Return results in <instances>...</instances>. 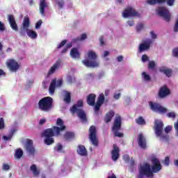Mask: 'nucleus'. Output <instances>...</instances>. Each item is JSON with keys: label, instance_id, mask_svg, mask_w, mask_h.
<instances>
[{"label": "nucleus", "instance_id": "obj_49", "mask_svg": "<svg viewBox=\"0 0 178 178\" xmlns=\"http://www.w3.org/2000/svg\"><path fill=\"white\" fill-rule=\"evenodd\" d=\"M164 131H165V133H166V134H168V133H170V131H172V126H170V125L167 126L164 129Z\"/></svg>", "mask_w": 178, "mask_h": 178}, {"label": "nucleus", "instance_id": "obj_5", "mask_svg": "<svg viewBox=\"0 0 178 178\" xmlns=\"http://www.w3.org/2000/svg\"><path fill=\"white\" fill-rule=\"evenodd\" d=\"M111 130L115 137L122 138L124 136L123 133L119 132L122 130V118L120 116L116 117L114 120Z\"/></svg>", "mask_w": 178, "mask_h": 178}, {"label": "nucleus", "instance_id": "obj_9", "mask_svg": "<svg viewBox=\"0 0 178 178\" xmlns=\"http://www.w3.org/2000/svg\"><path fill=\"white\" fill-rule=\"evenodd\" d=\"M56 126H54L53 129L56 133V136L58 137L60 136V133H62V131H65V130H66V126H65L63 120L60 118L57 119Z\"/></svg>", "mask_w": 178, "mask_h": 178}, {"label": "nucleus", "instance_id": "obj_59", "mask_svg": "<svg viewBox=\"0 0 178 178\" xmlns=\"http://www.w3.org/2000/svg\"><path fill=\"white\" fill-rule=\"evenodd\" d=\"M127 23L128 26H129L130 27H133V26H134V20L127 21Z\"/></svg>", "mask_w": 178, "mask_h": 178}, {"label": "nucleus", "instance_id": "obj_55", "mask_svg": "<svg viewBox=\"0 0 178 178\" xmlns=\"http://www.w3.org/2000/svg\"><path fill=\"white\" fill-rule=\"evenodd\" d=\"M123 159H124V161H125V162H130V156H129V155H127V154H124V156H123Z\"/></svg>", "mask_w": 178, "mask_h": 178}, {"label": "nucleus", "instance_id": "obj_28", "mask_svg": "<svg viewBox=\"0 0 178 178\" xmlns=\"http://www.w3.org/2000/svg\"><path fill=\"white\" fill-rule=\"evenodd\" d=\"M150 43L149 42H145L142 43L139 46V52L141 54V52H143V51H145V49H149Z\"/></svg>", "mask_w": 178, "mask_h": 178}, {"label": "nucleus", "instance_id": "obj_48", "mask_svg": "<svg viewBox=\"0 0 178 178\" xmlns=\"http://www.w3.org/2000/svg\"><path fill=\"white\" fill-rule=\"evenodd\" d=\"M168 118H170L172 119H175L176 118V113L175 112H170L167 113Z\"/></svg>", "mask_w": 178, "mask_h": 178}, {"label": "nucleus", "instance_id": "obj_56", "mask_svg": "<svg viewBox=\"0 0 178 178\" xmlns=\"http://www.w3.org/2000/svg\"><path fill=\"white\" fill-rule=\"evenodd\" d=\"M41 24H42V20L40 19L35 24V29H40V27H41Z\"/></svg>", "mask_w": 178, "mask_h": 178}, {"label": "nucleus", "instance_id": "obj_29", "mask_svg": "<svg viewBox=\"0 0 178 178\" xmlns=\"http://www.w3.org/2000/svg\"><path fill=\"white\" fill-rule=\"evenodd\" d=\"M56 88V79H53L49 88V94H54V92H55Z\"/></svg>", "mask_w": 178, "mask_h": 178}, {"label": "nucleus", "instance_id": "obj_33", "mask_svg": "<svg viewBox=\"0 0 178 178\" xmlns=\"http://www.w3.org/2000/svg\"><path fill=\"white\" fill-rule=\"evenodd\" d=\"M22 27L26 29V30H27V29H29V27H30V18H29V17H24L23 23H22Z\"/></svg>", "mask_w": 178, "mask_h": 178}, {"label": "nucleus", "instance_id": "obj_54", "mask_svg": "<svg viewBox=\"0 0 178 178\" xmlns=\"http://www.w3.org/2000/svg\"><path fill=\"white\" fill-rule=\"evenodd\" d=\"M9 169H10V166L8 164H3V170H9Z\"/></svg>", "mask_w": 178, "mask_h": 178}, {"label": "nucleus", "instance_id": "obj_8", "mask_svg": "<svg viewBox=\"0 0 178 178\" xmlns=\"http://www.w3.org/2000/svg\"><path fill=\"white\" fill-rule=\"evenodd\" d=\"M6 65L10 72L13 73H16V72L20 69V64L13 58L7 60Z\"/></svg>", "mask_w": 178, "mask_h": 178}, {"label": "nucleus", "instance_id": "obj_18", "mask_svg": "<svg viewBox=\"0 0 178 178\" xmlns=\"http://www.w3.org/2000/svg\"><path fill=\"white\" fill-rule=\"evenodd\" d=\"M168 95H170V90L166 86L161 87L159 91V98H165Z\"/></svg>", "mask_w": 178, "mask_h": 178}, {"label": "nucleus", "instance_id": "obj_25", "mask_svg": "<svg viewBox=\"0 0 178 178\" xmlns=\"http://www.w3.org/2000/svg\"><path fill=\"white\" fill-rule=\"evenodd\" d=\"M59 66H60V61L58 60L53 65V66L50 68V70L48 72V75L51 76V74H54L55 73V71L56 69L59 68Z\"/></svg>", "mask_w": 178, "mask_h": 178}, {"label": "nucleus", "instance_id": "obj_44", "mask_svg": "<svg viewBox=\"0 0 178 178\" xmlns=\"http://www.w3.org/2000/svg\"><path fill=\"white\" fill-rule=\"evenodd\" d=\"M142 74L143 76L144 80H145L146 81H149V80H151V76H149V75L147 74L146 72H143Z\"/></svg>", "mask_w": 178, "mask_h": 178}, {"label": "nucleus", "instance_id": "obj_42", "mask_svg": "<svg viewBox=\"0 0 178 178\" xmlns=\"http://www.w3.org/2000/svg\"><path fill=\"white\" fill-rule=\"evenodd\" d=\"M102 104L101 103H98V102H96L94 108L95 112H99V109H101V106Z\"/></svg>", "mask_w": 178, "mask_h": 178}, {"label": "nucleus", "instance_id": "obj_30", "mask_svg": "<svg viewBox=\"0 0 178 178\" xmlns=\"http://www.w3.org/2000/svg\"><path fill=\"white\" fill-rule=\"evenodd\" d=\"M64 138L67 141H70V140H73L74 138V133L70 132V131H67L64 134Z\"/></svg>", "mask_w": 178, "mask_h": 178}, {"label": "nucleus", "instance_id": "obj_34", "mask_svg": "<svg viewBox=\"0 0 178 178\" xmlns=\"http://www.w3.org/2000/svg\"><path fill=\"white\" fill-rule=\"evenodd\" d=\"M64 102L65 104H70V102H72V96L70 92H67L65 93V95L64 97Z\"/></svg>", "mask_w": 178, "mask_h": 178}, {"label": "nucleus", "instance_id": "obj_13", "mask_svg": "<svg viewBox=\"0 0 178 178\" xmlns=\"http://www.w3.org/2000/svg\"><path fill=\"white\" fill-rule=\"evenodd\" d=\"M70 111L72 114L77 113V116L81 119V120H83V122H87V116L86 115V112L83 109L78 108L76 106H72Z\"/></svg>", "mask_w": 178, "mask_h": 178}, {"label": "nucleus", "instance_id": "obj_1", "mask_svg": "<svg viewBox=\"0 0 178 178\" xmlns=\"http://www.w3.org/2000/svg\"><path fill=\"white\" fill-rule=\"evenodd\" d=\"M38 105L42 112H51L54 108V99L51 97H43L38 102Z\"/></svg>", "mask_w": 178, "mask_h": 178}, {"label": "nucleus", "instance_id": "obj_15", "mask_svg": "<svg viewBox=\"0 0 178 178\" xmlns=\"http://www.w3.org/2000/svg\"><path fill=\"white\" fill-rule=\"evenodd\" d=\"M120 149H119V147H118V145L114 144L113 145V150L111 151V159L114 161V162H116L118 159H119L120 156Z\"/></svg>", "mask_w": 178, "mask_h": 178}, {"label": "nucleus", "instance_id": "obj_32", "mask_svg": "<svg viewBox=\"0 0 178 178\" xmlns=\"http://www.w3.org/2000/svg\"><path fill=\"white\" fill-rule=\"evenodd\" d=\"M166 0H148L147 3L149 5H156V3H159V5H161L162 3H165Z\"/></svg>", "mask_w": 178, "mask_h": 178}, {"label": "nucleus", "instance_id": "obj_57", "mask_svg": "<svg viewBox=\"0 0 178 178\" xmlns=\"http://www.w3.org/2000/svg\"><path fill=\"white\" fill-rule=\"evenodd\" d=\"M142 60H143V62H147V60H149V58H148L146 54H143V55L142 56Z\"/></svg>", "mask_w": 178, "mask_h": 178}, {"label": "nucleus", "instance_id": "obj_24", "mask_svg": "<svg viewBox=\"0 0 178 178\" xmlns=\"http://www.w3.org/2000/svg\"><path fill=\"white\" fill-rule=\"evenodd\" d=\"M159 72L163 73L167 77H171L173 71L171 69L166 68V67H161L159 68Z\"/></svg>", "mask_w": 178, "mask_h": 178}, {"label": "nucleus", "instance_id": "obj_26", "mask_svg": "<svg viewBox=\"0 0 178 178\" xmlns=\"http://www.w3.org/2000/svg\"><path fill=\"white\" fill-rule=\"evenodd\" d=\"M70 55L74 59H79L80 58V52H79L77 48H72L70 51Z\"/></svg>", "mask_w": 178, "mask_h": 178}, {"label": "nucleus", "instance_id": "obj_47", "mask_svg": "<svg viewBox=\"0 0 178 178\" xmlns=\"http://www.w3.org/2000/svg\"><path fill=\"white\" fill-rule=\"evenodd\" d=\"M176 0H166L165 2L168 6H173Z\"/></svg>", "mask_w": 178, "mask_h": 178}, {"label": "nucleus", "instance_id": "obj_40", "mask_svg": "<svg viewBox=\"0 0 178 178\" xmlns=\"http://www.w3.org/2000/svg\"><path fill=\"white\" fill-rule=\"evenodd\" d=\"M56 3L59 8V9L63 8V6H65V1L64 0H58L56 1Z\"/></svg>", "mask_w": 178, "mask_h": 178}, {"label": "nucleus", "instance_id": "obj_38", "mask_svg": "<svg viewBox=\"0 0 178 178\" xmlns=\"http://www.w3.org/2000/svg\"><path fill=\"white\" fill-rule=\"evenodd\" d=\"M97 102L102 104V105L104 104V102H105V95H104V93H101L99 95Z\"/></svg>", "mask_w": 178, "mask_h": 178}, {"label": "nucleus", "instance_id": "obj_45", "mask_svg": "<svg viewBox=\"0 0 178 178\" xmlns=\"http://www.w3.org/2000/svg\"><path fill=\"white\" fill-rule=\"evenodd\" d=\"M155 66H156L155 61H149V64H148L149 69H152V70L155 69Z\"/></svg>", "mask_w": 178, "mask_h": 178}, {"label": "nucleus", "instance_id": "obj_4", "mask_svg": "<svg viewBox=\"0 0 178 178\" xmlns=\"http://www.w3.org/2000/svg\"><path fill=\"white\" fill-rule=\"evenodd\" d=\"M88 58L89 60H84L82 61V63L86 66V67H98L99 64L97 62V54L93 51L90 50L88 52Z\"/></svg>", "mask_w": 178, "mask_h": 178}, {"label": "nucleus", "instance_id": "obj_14", "mask_svg": "<svg viewBox=\"0 0 178 178\" xmlns=\"http://www.w3.org/2000/svg\"><path fill=\"white\" fill-rule=\"evenodd\" d=\"M122 16L124 18L135 17H140V14H138L137 11L133 9L132 7H128L122 13Z\"/></svg>", "mask_w": 178, "mask_h": 178}, {"label": "nucleus", "instance_id": "obj_19", "mask_svg": "<svg viewBox=\"0 0 178 178\" xmlns=\"http://www.w3.org/2000/svg\"><path fill=\"white\" fill-rule=\"evenodd\" d=\"M138 143L140 148H147V140H145V137H144V135H143V134H140L138 135Z\"/></svg>", "mask_w": 178, "mask_h": 178}, {"label": "nucleus", "instance_id": "obj_21", "mask_svg": "<svg viewBox=\"0 0 178 178\" xmlns=\"http://www.w3.org/2000/svg\"><path fill=\"white\" fill-rule=\"evenodd\" d=\"M97 98V95L94 93H90L88 95L87 97V104H89L90 106H94L95 105V99Z\"/></svg>", "mask_w": 178, "mask_h": 178}, {"label": "nucleus", "instance_id": "obj_31", "mask_svg": "<svg viewBox=\"0 0 178 178\" xmlns=\"http://www.w3.org/2000/svg\"><path fill=\"white\" fill-rule=\"evenodd\" d=\"M84 40H87V34L83 33L81 37H77L72 39V42L76 43L79 42V41H84Z\"/></svg>", "mask_w": 178, "mask_h": 178}, {"label": "nucleus", "instance_id": "obj_7", "mask_svg": "<svg viewBox=\"0 0 178 178\" xmlns=\"http://www.w3.org/2000/svg\"><path fill=\"white\" fill-rule=\"evenodd\" d=\"M89 139L94 147H98V138L97 137V127L92 125L89 129Z\"/></svg>", "mask_w": 178, "mask_h": 178}, {"label": "nucleus", "instance_id": "obj_37", "mask_svg": "<svg viewBox=\"0 0 178 178\" xmlns=\"http://www.w3.org/2000/svg\"><path fill=\"white\" fill-rule=\"evenodd\" d=\"M22 156H23V150L22 149H17L15 151V158H16V159H20Z\"/></svg>", "mask_w": 178, "mask_h": 178}, {"label": "nucleus", "instance_id": "obj_39", "mask_svg": "<svg viewBox=\"0 0 178 178\" xmlns=\"http://www.w3.org/2000/svg\"><path fill=\"white\" fill-rule=\"evenodd\" d=\"M73 106H76L78 109L79 108H83V106H84L83 99L78 100L77 103L76 104H74Z\"/></svg>", "mask_w": 178, "mask_h": 178}, {"label": "nucleus", "instance_id": "obj_6", "mask_svg": "<svg viewBox=\"0 0 178 178\" xmlns=\"http://www.w3.org/2000/svg\"><path fill=\"white\" fill-rule=\"evenodd\" d=\"M42 137H44V144L47 145H51L55 143V140H54V137L56 136V133H55V130L54 128H49L43 131L42 134Z\"/></svg>", "mask_w": 178, "mask_h": 178}, {"label": "nucleus", "instance_id": "obj_35", "mask_svg": "<svg viewBox=\"0 0 178 178\" xmlns=\"http://www.w3.org/2000/svg\"><path fill=\"white\" fill-rule=\"evenodd\" d=\"M136 123H137V124H139L140 126H144L146 124L147 122H145V120H144V118L140 116L136 120Z\"/></svg>", "mask_w": 178, "mask_h": 178}, {"label": "nucleus", "instance_id": "obj_12", "mask_svg": "<svg viewBox=\"0 0 178 178\" xmlns=\"http://www.w3.org/2000/svg\"><path fill=\"white\" fill-rule=\"evenodd\" d=\"M151 111L153 112H158L159 113H166L168 109L163 106H161L159 103H154L152 102H149Z\"/></svg>", "mask_w": 178, "mask_h": 178}, {"label": "nucleus", "instance_id": "obj_20", "mask_svg": "<svg viewBox=\"0 0 178 178\" xmlns=\"http://www.w3.org/2000/svg\"><path fill=\"white\" fill-rule=\"evenodd\" d=\"M48 8V3L45 0H40L39 4L40 13L42 16H45V8Z\"/></svg>", "mask_w": 178, "mask_h": 178}, {"label": "nucleus", "instance_id": "obj_10", "mask_svg": "<svg viewBox=\"0 0 178 178\" xmlns=\"http://www.w3.org/2000/svg\"><path fill=\"white\" fill-rule=\"evenodd\" d=\"M156 12L159 16L163 17L165 22H170V13L166 7H159Z\"/></svg>", "mask_w": 178, "mask_h": 178}, {"label": "nucleus", "instance_id": "obj_61", "mask_svg": "<svg viewBox=\"0 0 178 178\" xmlns=\"http://www.w3.org/2000/svg\"><path fill=\"white\" fill-rule=\"evenodd\" d=\"M131 166H134L136 161L131 158L129 161Z\"/></svg>", "mask_w": 178, "mask_h": 178}, {"label": "nucleus", "instance_id": "obj_58", "mask_svg": "<svg viewBox=\"0 0 178 178\" xmlns=\"http://www.w3.org/2000/svg\"><path fill=\"white\" fill-rule=\"evenodd\" d=\"M150 35L152 38H153V40H155L157 38V35L155 34V32H154V31H152L150 32Z\"/></svg>", "mask_w": 178, "mask_h": 178}, {"label": "nucleus", "instance_id": "obj_63", "mask_svg": "<svg viewBox=\"0 0 178 178\" xmlns=\"http://www.w3.org/2000/svg\"><path fill=\"white\" fill-rule=\"evenodd\" d=\"M113 98L114 99H119L120 98V93L114 95Z\"/></svg>", "mask_w": 178, "mask_h": 178}, {"label": "nucleus", "instance_id": "obj_64", "mask_svg": "<svg viewBox=\"0 0 178 178\" xmlns=\"http://www.w3.org/2000/svg\"><path fill=\"white\" fill-rule=\"evenodd\" d=\"M117 60L118 62H122V60H123V57L122 56H119L117 57Z\"/></svg>", "mask_w": 178, "mask_h": 178}, {"label": "nucleus", "instance_id": "obj_23", "mask_svg": "<svg viewBox=\"0 0 178 178\" xmlns=\"http://www.w3.org/2000/svg\"><path fill=\"white\" fill-rule=\"evenodd\" d=\"M30 170L32 172L33 177H38V176H40V173H41V171L40 169L37 168V165H35V164L31 165Z\"/></svg>", "mask_w": 178, "mask_h": 178}, {"label": "nucleus", "instance_id": "obj_11", "mask_svg": "<svg viewBox=\"0 0 178 178\" xmlns=\"http://www.w3.org/2000/svg\"><path fill=\"white\" fill-rule=\"evenodd\" d=\"M152 166L150 169H152V173H158L162 170V165L161 164V161L156 157H152L151 159Z\"/></svg>", "mask_w": 178, "mask_h": 178}, {"label": "nucleus", "instance_id": "obj_43", "mask_svg": "<svg viewBox=\"0 0 178 178\" xmlns=\"http://www.w3.org/2000/svg\"><path fill=\"white\" fill-rule=\"evenodd\" d=\"M67 42V40H63L57 47L58 49H60L63 47H65L66 45V43Z\"/></svg>", "mask_w": 178, "mask_h": 178}, {"label": "nucleus", "instance_id": "obj_22", "mask_svg": "<svg viewBox=\"0 0 178 178\" xmlns=\"http://www.w3.org/2000/svg\"><path fill=\"white\" fill-rule=\"evenodd\" d=\"M76 151L79 155H81V156H86L87 155V149H86V147L83 145H78V149Z\"/></svg>", "mask_w": 178, "mask_h": 178}, {"label": "nucleus", "instance_id": "obj_3", "mask_svg": "<svg viewBox=\"0 0 178 178\" xmlns=\"http://www.w3.org/2000/svg\"><path fill=\"white\" fill-rule=\"evenodd\" d=\"M154 133L156 137H160L161 140L169 141V135H163V122L156 120L154 122Z\"/></svg>", "mask_w": 178, "mask_h": 178}, {"label": "nucleus", "instance_id": "obj_36", "mask_svg": "<svg viewBox=\"0 0 178 178\" xmlns=\"http://www.w3.org/2000/svg\"><path fill=\"white\" fill-rule=\"evenodd\" d=\"M27 35L30 37V38H32L33 40L37 38V33L33 30L28 29V33Z\"/></svg>", "mask_w": 178, "mask_h": 178}, {"label": "nucleus", "instance_id": "obj_17", "mask_svg": "<svg viewBox=\"0 0 178 178\" xmlns=\"http://www.w3.org/2000/svg\"><path fill=\"white\" fill-rule=\"evenodd\" d=\"M8 21L11 29L14 31H18L19 27L17 26V24L16 23V20L15 19V17L12 15H8Z\"/></svg>", "mask_w": 178, "mask_h": 178}, {"label": "nucleus", "instance_id": "obj_60", "mask_svg": "<svg viewBox=\"0 0 178 178\" xmlns=\"http://www.w3.org/2000/svg\"><path fill=\"white\" fill-rule=\"evenodd\" d=\"M99 41H100V45L102 47H103V45H105V42H104V37H101L99 38Z\"/></svg>", "mask_w": 178, "mask_h": 178}, {"label": "nucleus", "instance_id": "obj_27", "mask_svg": "<svg viewBox=\"0 0 178 178\" xmlns=\"http://www.w3.org/2000/svg\"><path fill=\"white\" fill-rule=\"evenodd\" d=\"M115 116V112L113 111H110L104 118V122L106 123H109L112 120V118Z\"/></svg>", "mask_w": 178, "mask_h": 178}, {"label": "nucleus", "instance_id": "obj_52", "mask_svg": "<svg viewBox=\"0 0 178 178\" xmlns=\"http://www.w3.org/2000/svg\"><path fill=\"white\" fill-rule=\"evenodd\" d=\"M5 127V122H3V118H0V129H2Z\"/></svg>", "mask_w": 178, "mask_h": 178}, {"label": "nucleus", "instance_id": "obj_62", "mask_svg": "<svg viewBox=\"0 0 178 178\" xmlns=\"http://www.w3.org/2000/svg\"><path fill=\"white\" fill-rule=\"evenodd\" d=\"M63 148V147L62 146V145H60V144L57 145V151H62Z\"/></svg>", "mask_w": 178, "mask_h": 178}, {"label": "nucleus", "instance_id": "obj_50", "mask_svg": "<svg viewBox=\"0 0 178 178\" xmlns=\"http://www.w3.org/2000/svg\"><path fill=\"white\" fill-rule=\"evenodd\" d=\"M169 163H170V160L169 156H166L164 160V165H165V166H169Z\"/></svg>", "mask_w": 178, "mask_h": 178}, {"label": "nucleus", "instance_id": "obj_51", "mask_svg": "<svg viewBox=\"0 0 178 178\" xmlns=\"http://www.w3.org/2000/svg\"><path fill=\"white\" fill-rule=\"evenodd\" d=\"M6 30V28L5 27V24L0 21V31H5Z\"/></svg>", "mask_w": 178, "mask_h": 178}, {"label": "nucleus", "instance_id": "obj_46", "mask_svg": "<svg viewBox=\"0 0 178 178\" xmlns=\"http://www.w3.org/2000/svg\"><path fill=\"white\" fill-rule=\"evenodd\" d=\"M143 29H144V24L140 23V24H138L137 26H136V31L138 32L141 31V30H143Z\"/></svg>", "mask_w": 178, "mask_h": 178}, {"label": "nucleus", "instance_id": "obj_16", "mask_svg": "<svg viewBox=\"0 0 178 178\" xmlns=\"http://www.w3.org/2000/svg\"><path fill=\"white\" fill-rule=\"evenodd\" d=\"M25 149L26 152L30 154V155H35V148L33 145V140L30 139H27L26 143L25 144Z\"/></svg>", "mask_w": 178, "mask_h": 178}, {"label": "nucleus", "instance_id": "obj_53", "mask_svg": "<svg viewBox=\"0 0 178 178\" xmlns=\"http://www.w3.org/2000/svg\"><path fill=\"white\" fill-rule=\"evenodd\" d=\"M172 55H173V56L178 58V47L173 49Z\"/></svg>", "mask_w": 178, "mask_h": 178}, {"label": "nucleus", "instance_id": "obj_2", "mask_svg": "<svg viewBox=\"0 0 178 178\" xmlns=\"http://www.w3.org/2000/svg\"><path fill=\"white\" fill-rule=\"evenodd\" d=\"M138 172L139 173L137 178H144L145 176L147 177L154 178V173H152L149 163H145L143 165H140L138 169Z\"/></svg>", "mask_w": 178, "mask_h": 178}, {"label": "nucleus", "instance_id": "obj_41", "mask_svg": "<svg viewBox=\"0 0 178 178\" xmlns=\"http://www.w3.org/2000/svg\"><path fill=\"white\" fill-rule=\"evenodd\" d=\"M28 31L29 29H26L24 27L21 28V30L19 31L20 35H22V37L26 36V34H28Z\"/></svg>", "mask_w": 178, "mask_h": 178}]
</instances>
